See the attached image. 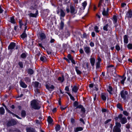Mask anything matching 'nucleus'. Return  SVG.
Wrapping results in <instances>:
<instances>
[{"instance_id": "1", "label": "nucleus", "mask_w": 132, "mask_h": 132, "mask_svg": "<svg viewBox=\"0 0 132 132\" xmlns=\"http://www.w3.org/2000/svg\"><path fill=\"white\" fill-rule=\"evenodd\" d=\"M31 104L32 107L35 109H39L40 108L38 101L35 100H32L31 101Z\"/></svg>"}, {"instance_id": "2", "label": "nucleus", "mask_w": 132, "mask_h": 132, "mask_svg": "<svg viewBox=\"0 0 132 132\" xmlns=\"http://www.w3.org/2000/svg\"><path fill=\"white\" fill-rule=\"evenodd\" d=\"M121 125L120 123L118 122L116 123V125L114 127L113 131V132H121L120 127Z\"/></svg>"}, {"instance_id": "3", "label": "nucleus", "mask_w": 132, "mask_h": 132, "mask_svg": "<svg viewBox=\"0 0 132 132\" xmlns=\"http://www.w3.org/2000/svg\"><path fill=\"white\" fill-rule=\"evenodd\" d=\"M122 114H120L118 116V117L121 123L125 124L127 122V120L126 118L122 117Z\"/></svg>"}, {"instance_id": "4", "label": "nucleus", "mask_w": 132, "mask_h": 132, "mask_svg": "<svg viewBox=\"0 0 132 132\" xmlns=\"http://www.w3.org/2000/svg\"><path fill=\"white\" fill-rule=\"evenodd\" d=\"M16 124V121L13 119L9 120L7 122V125L8 126L14 125Z\"/></svg>"}, {"instance_id": "5", "label": "nucleus", "mask_w": 132, "mask_h": 132, "mask_svg": "<svg viewBox=\"0 0 132 132\" xmlns=\"http://www.w3.org/2000/svg\"><path fill=\"white\" fill-rule=\"evenodd\" d=\"M109 21L110 22V24H107L105 26H104L103 27V29L105 31H108L109 28L110 27V25L111 24V21H110L109 20Z\"/></svg>"}, {"instance_id": "6", "label": "nucleus", "mask_w": 132, "mask_h": 132, "mask_svg": "<svg viewBox=\"0 0 132 132\" xmlns=\"http://www.w3.org/2000/svg\"><path fill=\"white\" fill-rule=\"evenodd\" d=\"M128 94V92L126 91H124V90H122L121 92V97L124 99L126 100V96Z\"/></svg>"}, {"instance_id": "7", "label": "nucleus", "mask_w": 132, "mask_h": 132, "mask_svg": "<svg viewBox=\"0 0 132 132\" xmlns=\"http://www.w3.org/2000/svg\"><path fill=\"white\" fill-rule=\"evenodd\" d=\"M84 50L85 52L87 55H89L91 52L90 48L88 47H84Z\"/></svg>"}, {"instance_id": "8", "label": "nucleus", "mask_w": 132, "mask_h": 132, "mask_svg": "<svg viewBox=\"0 0 132 132\" xmlns=\"http://www.w3.org/2000/svg\"><path fill=\"white\" fill-rule=\"evenodd\" d=\"M101 96L102 99L103 101H105L107 96V94L104 93H103L101 94Z\"/></svg>"}, {"instance_id": "9", "label": "nucleus", "mask_w": 132, "mask_h": 132, "mask_svg": "<svg viewBox=\"0 0 132 132\" xmlns=\"http://www.w3.org/2000/svg\"><path fill=\"white\" fill-rule=\"evenodd\" d=\"M126 79V77H125L124 75L122 76H120V81L121 84L123 85L124 84V82Z\"/></svg>"}, {"instance_id": "10", "label": "nucleus", "mask_w": 132, "mask_h": 132, "mask_svg": "<svg viewBox=\"0 0 132 132\" xmlns=\"http://www.w3.org/2000/svg\"><path fill=\"white\" fill-rule=\"evenodd\" d=\"M15 46V43L14 42L11 43L8 47V48L10 50L13 49Z\"/></svg>"}, {"instance_id": "11", "label": "nucleus", "mask_w": 132, "mask_h": 132, "mask_svg": "<svg viewBox=\"0 0 132 132\" xmlns=\"http://www.w3.org/2000/svg\"><path fill=\"white\" fill-rule=\"evenodd\" d=\"M84 128L81 127H77L74 128V131L75 132H78L79 131H81Z\"/></svg>"}, {"instance_id": "12", "label": "nucleus", "mask_w": 132, "mask_h": 132, "mask_svg": "<svg viewBox=\"0 0 132 132\" xmlns=\"http://www.w3.org/2000/svg\"><path fill=\"white\" fill-rule=\"evenodd\" d=\"M90 63L91 65L93 67L94 65L95 62V59L94 57H91L90 59Z\"/></svg>"}, {"instance_id": "13", "label": "nucleus", "mask_w": 132, "mask_h": 132, "mask_svg": "<svg viewBox=\"0 0 132 132\" xmlns=\"http://www.w3.org/2000/svg\"><path fill=\"white\" fill-rule=\"evenodd\" d=\"M38 14V11L37 10L36 13L35 14L30 13L28 14L31 17H36Z\"/></svg>"}, {"instance_id": "14", "label": "nucleus", "mask_w": 132, "mask_h": 132, "mask_svg": "<svg viewBox=\"0 0 132 132\" xmlns=\"http://www.w3.org/2000/svg\"><path fill=\"white\" fill-rule=\"evenodd\" d=\"M33 83L34 85V87H35L37 88H38L40 87V84L38 82H37V81H35V82H34Z\"/></svg>"}, {"instance_id": "15", "label": "nucleus", "mask_w": 132, "mask_h": 132, "mask_svg": "<svg viewBox=\"0 0 132 132\" xmlns=\"http://www.w3.org/2000/svg\"><path fill=\"white\" fill-rule=\"evenodd\" d=\"M39 35L42 40L45 39L46 38L45 35L43 33H40L39 34Z\"/></svg>"}, {"instance_id": "16", "label": "nucleus", "mask_w": 132, "mask_h": 132, "mask_svg": "<svg viewBox=\"0 0 132 132\" xmlns=\"http://www.w3.org/2000/svg\"><path fill=\"white\" fill-rule=\"evenodd\" d=\"M126 16L128 18H131L132 16V11L129 10L126 14Z\"/></svg>"}, {"instance_id": "17", "label": "nucleus", "mask_w": 132, "mask_h": 132, "mask_svg": "<svg viewBox=\"0 0 132 132\" xmlns=\"http://www.w3.org/2000/svg\"><path fill=\"white\" fill-rule=\"evenodd\" d=\"M20 86L22 87L23 88H26L27 87V85L24 82L21 81L20 82Z\"/></svg>"}, {"instance_id": "18", "label": "nucleus", "mask_w": 132, "mask_h": 132, "mask_svg": "<svg viewBox=\"0 0 132 132\" xmlns=\"http://www.w3.org/2000/svg\"><path fill=\"white\" fill-rule=\"evenodd\" d=\"M70 12L72 14H75L76 12H75L74 7L72 6H70Z\"/></svg>"}, {"instance_id": "19", "label": "nucleus", "mask_w": 132, "mask_h": 132, "mask_svg": "<svg viewBox=\"0 0 132 132\" xmlns=\"http://www.w3.org/2000/svg\"><path fill=\"white\" fill-rule=\"evenodd\" d=\"M65 15V14L64 11L62 9L61 10L60 15V19H61L62 17H64Z\"/></svg>"}, {"instance_id": "20", "label": "nucleus", "mask_w": 132, "mask_h": 132, "mask_svg": "<svg viewBox=\"0 0 132 132\" xmlns=\"http://www.w3.org/2000/svg\"><path fill=\"white\" fill-rule=\"evenodd\" d=\"M128 40L127 35H125L124 37V43L126 44H127L128 43Z\"/></svg>"}, {"instance_id": "21", "label": "nucleus", "mask_w": 132, "mask_h": 132, "mask_svg": "<svg viewBox=\"0 0 132 132\" xmlns=\"http://www.w3.org/2000/svg\"><path fill=\"white\" fill-rule=\"evenodd\" d=\"M47 121L50 124H51L53 121V120L50 116H49L47 119Z\"/></svg>"}, {"instance_id": "22", "label": "nucleus", "mask_w": 132, "mask_h": 132, "mask_svg": "<svg viewBox=\"0 0 132 132\" xmlns=\"http://www.w3.org/2000/svg\"><path fill=\"white\" fill-rule=\"evenodd\" d=\"M75 69L77 74L80 75L81 74V72L79 70L78 67H75Z\"/></svg>"}, {"instance_id": "23", "label": "nucleus", "mask_w": 132, "mask_h": 132, "mask_svg": "<svg viewBox=\"0 0 132 132\" xmlns=\"http://www.w3.org/2000/svg\"><path fill=\"white\" fill-rule=\"evenodd\" d=\"M57 80L59 81H60L61 82H63L64 80V76H62V77H59L57 79Z\"/></svg>"}, {"instance_id": "24", "label": "nucleus", "mask_w": 132, "mask_h": 132, "mask_svg": "<svg viewBox=\"0 0 132 132\" xmlns=\"http://www.w3.org/2000/svg\"><path fill=\"white\" fill-rule=\"evenodd\" d=\"M27 132H34V129L31 128H27Z\"/></svg>"}, {"instance_id": "25", "label": "nucleus", "mask_w": 132, "mask_h": 132, "mask_svg": "<svg viewBox=\"0 0 132 132\" xmlns=\"http://www.w3.org/2000/svg\"><path fill=\"white\" fill-rule=\"evenodd\" d=\"M78 87L76 86H74L72 89V90L75 92H77L78 90Z\"/></svg>"}, {"instance_id": "26", "label": "nucleus", "mask_w": 132, "mask_h": 132, "mask_svg": "<svg viewBox=\"0 0 132 132\" xmlns=\"http://www.w3.org/2000/svg\"><path fill=\"white\" fill-rule=\"evenodd\" d=\"M40 59L42 61L45 62L46 60V58L44 56H41L40 57Z\"/></svg>"}, {"instance_id": "27", "label": "nucleus", "mask_w": 132, "mask_h": 132, "mask_svg": "<svg viewBox=\"0 0 132 132\" xmlns=\"http://www.w3.org/2000/svg\"><path fill=\"white\" fill-rule=\"evenodd\" d=\"M38 7L37 5H34L31 6L30 7V9L31 10L34 9H37L38 8Z\"/></svg>"}, {"instance_id": "28", "label": "nucleus", "mask_w": 132, "mask_h": 132, "mask_svg": "<svg viewBox=\"0 0 132 132\" xmlns=\"http://www.w3.org/2000/svg\"><path fill=\"white\" fill-rule=\"evenodd\" d=\"M5 112V110L3 107H1L0 108V113L1 114H3Z\"/></svg>"}, {"instance_id": "29", "label": "nucleus", "mask_w": 132, "mask_h": 132, "mask_svg": "<svg viewBox=\"0 0 132 132\" xmlns=\"http://www.w3.org/2000/svg\"><path fill=\"white\" fill-rule=\"evenodd\" d=\"M102 14L104 15H106L108 14V11H106L105 8H103V11L102 12Z\"/></svg>"}, {"instance_id": "30", "label": "nucleus", "mask_w": 132, "mask_h": 132, "mask_svg": "<svg viewBox=\"0 0 132 132\" xmlns=\"http://www.w3.org/2000/svg\"><path fill=\"white\" fill-rule=\"evenodd\" d=\"M107 90L110 93L112 90V88L111 86H109L107 87Z\"/></svg>"}, {"instance_id": "31", "label": "nucleus", "mask_w": 132, "mask_h": 132, "mask_svg": "<svg viewBox=\"0 0 132 132\" xmlns=\"http://www.w3.org/2000/svg\"><path fill=\"white\" fill-rule=\"evenodd\" d=\"M55 129L56 131H59L60 129V126L59 125H57L55 127Z\"/></svg>"}, {"instance_id": "32", "label": "nucleus", "mask_w": 132, "mask_h": 132, "mask_svg": "<svg viewBox=\"0 0 132 132\" xmlns=\"http://www.w3.org/2000/svg\"><path fill=\"white\" fill-rule=\"evenodd\" d=\"M67 94H68L69 95V96H70V98L71 100H72L73 101H74L75 100V99L74 98L73 96L71 95L70 93H69L68 92H67L66 93Z\"/></svg>"}, {"instance_id": "33", "label": "nucleus", "mask_w": 132, "mask_h": 132, "mask_svg": "<svg viewBox=\"0 0 132 132\" xmlns=\"http://www.w3.org/2000/svg\"><path fill=\"white\" fill-rule=\"evenodd\" d=\"M27 35L26 34L25 31H24L23 33L21 35V36L22 38H24L27 37Z\"/></svg>"}, {"instance_id": "34", "label": "nucleus", "mask_w": 132, "mask_h": 132, "mask_svg": "<svg viewBox=\"0 0 132 132\" xmlns=\"http://www.w3.org/2000/svg\"><path fill=\"white\" fill-rule=\"evenodd\" d=\"M117 107L121 111H122L123 110L121 105L119 103L117 105Z\"/></svg>"}, {"instance_id": "35", "label": "nucleus", "mask_w": 132, "mask_h": 132, "mask_svg": "<svg viewBox=\"0 0 132 132\" xmlns=\"http://www.w3.org/2000/svg\"><path fill=\"white\" fill-rule=\"evenodd\" d=\"M10 22L13 23H15V19L14 18V17L13 16L11 17L10 18Z\"/></svg>"}, {"instance_id": "36", "label": "nucleus", "mask_w": 132, "mask_h": 132, "mask_svg": "<svg viewBox=\"0 0 132 132\" xmlns=\"http://www.w3.org/2000/svg\"><path fill=\"white\" fill-rule=\"evenodd\" d=\"M113 21L114 23H116L117 21V16L115 15H114L113 17Z\"/></svg>"}, {"instance_id": "37", "label": "nucleus", "mask_w": 132, "mask_h": 132, "mask_svg": "<svg viewBox=\"0 0 132 132\" xmlns=\"http://www.w3.org/2000/svg\"><path fill=\"white\" fill-rule=\"evenodd\" d=\"M82 6H83V9H84L87 5V2L86 1H84V2L82 3Z\"/></svg>"}, {"instance_id": "38", "label": "nucleus", "mask_w": 132, "mask_h": 132, "mask_svg": "<svg viewBox=\"0 0 132 132\" xmlns=\"http://www.w3.org/2000/svg\"><path fill=\"white\" fill-rule=\"evenodd\" d=\"M98 27L96 26H95L94 27V29L95 31L97 33H98L99 32V30H98Z\"/></svg>"}, {"instance_id": "39", "label": "nucleus", "mask_w": 132, "mask_h": 132, "mask_svg": "<svg viewBox=\"0 0 132 132\" xmlns=\"http://www.w3.org/2000/svg\"><path fill=\"white\" fill-rule=\"evenodd\" d=\"M21 116L22 117H24L26 115V113L25 111L24 110H22V111L21 113Z\"/></svg>"}, {"instance_id": "40", "label": "nucleus", "mask_w": 132, "mask_h": 132, "mask_svg": "<svg viewBox=\"0 0 132 132\" xmlns=\"http://www.w3.org/2000/svg\"><path fill=\"white\" fill-rule=\"evenodd\" d=\"M28 73L31 75L34 72L33 70L31 69H29L28 70Z\"/></svg>"}, {"instance_id": "41", "label": "nucleus", "mask_w": 132, "mask_h": 132, "mask_svg": "<svg viewBox=\"0 0 132 132\" xmlns=\"http://www.w3.org/2000/svg\"><path fill=\"white\" fill-rule=\"evenodd\" d=\"M103 2V1L102 0H100L99 2L98 6V7H101V6L102 5V4Z\"/></svg>"}, {"instance_id": "42", "label": "nucleus", "mask_w": 132, "mask_h": 132, "mask_svg": "<svg viewBox=\"0 0 132 132\" xmlns=\"http://www.w3.org/2000/svg\"><path fill=\"white\" fill-rule=\"evenodd\" d=\"M68 45V44H63V48L65 50L67 49Z\"/></svg>"}, {"instance_id": "43", "label": "nucleus", "mask_w": 132, "mask_h": 132, "mask_svg": "<svg viewBox=\"0 0 132 132\" xmlns=\"http://www.w3.org/2000/svg\"><path fill=\"white\" fill-rule=\"evenodd\" d=\"M19 23L20 26V28H21V27L23 24L21 20H20L19 21Z\"/></svg>"}, {"instance_id": "44", "label": "nucleus", "mask_w": 132, "mask_h": 132, "mask_svg": "<svg viewBox=\"0 0 132 132\" xmlns=\"http://www.w3.org/2000/svg\"><path fill=\"white\" fill-rule=\"evenodd\" d=\"M64 23L62 21H61V22L60 25V27L61 29H63L64 27Z\"/></svg>"}, {"instance_id": "45", "label": "nucleus", "mask_w": 132, "mask_h": 132, "mask_svg": "<svg viewBox=\"0 0 132 132\" xmlns=\"http://www.w3.org/2000/svg\"><path fill=\"white\" fill-rule=\"evenodd\" d=\"M116 50L118 51H119L120 50V47L119 45H117L115 47Z\"/></svg>"}, {"instance_id": "46", "label": "nucleus", "mask_w": 132, "mask_h": 132, "mask_svg": "<svg viewBox=\"0 0 132 132\" xmlns=\"http://www.w3.org/2000/svg\"><path fill=\"white\" fill-rule=\"evenodd\" d=\"M127 47L128 48L131 49H132V44H129L127 45Z\"/></svg>"}, {"instance_id": "47", "label": "nucleus", "mask_w": 132, "mask_h": 132, "mask_svg": "<svg viewBox=\"0 0 132 132\" xmlns=\"http://www.w3.org/2000/svg\"><path fill=\"white\" fill-rule=\"evenodd\" d=\"M24 80L26 82H29L30 81V79L28 77H26L24 79Z\"/></svg>"}, {"instance_id": "48", "label": "nucleus", "mask_w": 132, "mask_h": 132, "mask_svg": "<svg viewBox=\"0 0 132 132\" xmlns=\"http://www.w3.org/2000/svg\"><path fill=\"white\" fill-rule=\"evenodd\" d=\"M46 88L48 89H49L50 88H51V89H53L54 88V86L52 85H51L50 87H49L47 85H46Z\"/></svg>"}, {"instance_id": "49", "label": "nucleus", "mask_w": 132, "mask_h": 132, "mask_svg": "<svg viewBox=\"0 0 132 132\" xmlns=\"http://www.w3.org/2000/svg\"><path fill=\"white\" fill-rule=\"evenodd\" d=\"M18 64L21 68H22L23 67V64L22 62H19L18 63Z\"/></svg>"}, {"instance_id": "50", "label": "nucleus", "mask_w": 132, "mask_h": 132, "mask_svg": "<svg viewBox=\"0 0 132 132\" xmlns=\"http://www.w3.org/2000/svg\"><path fill=\"white\" fill-rule=\"evenodd\" d=\"M26 55L24 53H22L21 55V58H24L26 57Z\"/></svg>"}, {"instance_id": "51", "label": "nucleus", "mask_w": 132, "mask_h": 132, "mask_svg": "<svg viewBox=\"0 0 132 132\" xmlns=\"http://www.w3.org/2000/svg\"><path fill=\"white\" fill-rule=\"evenodd\" d=\"M100 62L99 61H98L96 63V67L97 68H99L100 67Z\"/></svg>"}, {"instance_id": "52", "label": "nucleus", "mask_w": 132, "mask_h": 132, "mask_svg": "<svg viewBox=\"0 0 132 132\" xmlns=\"http://www.w3.org/2000/svg\"><path fill=\"white\" fill-rule=\"evenodd\" d=\"M67 57L68 59L70 60H72V58L70 54H68Z\"/></svg>"}, {"instance_id": "53", "label": "nucleus", "mask_w": 132, "mask_h": 132, "mask_svg": "<svg viewBox=\"0 0 132 132\" xmlns=\"http://www.w3.org/2000/svg\"><path fill=\"white\" fill-rule=\"evenodd\" d=\"M123 113L126 116H128V115L129 113L126 111H123Z\"/></svg>"}, {"instance_id": "54", "label": "nucleus", "mask_w": 132, "mask_h": 132, "mask_svg": "<svg viewBox=\"0 0 132 132\" xmlns=\"http://www.w3.org/2000/svg\"><path fill=\"white\" fill-rule=\"evenodd\" d=\"M111 121V119H109L106 120L104 122V123L105 124H106L108 122H110Z\"/></svg>"}, {"instance_id": "55", "label": "nucleus", "mask_w": 132, "mask_h": 132, "mask_svg": "<svg viewBox=\"0 0 132 132\" xmlns=\"http://www.w3.org/2000/svg\"><path fill=\"white\" fill-rule=\"evenodd\" d=\"M2 105L5 107L6 110L8 112H10V111L8 109L6 106L4 104H3Z\"/></svg>"}, {"instance_id": "56", "label": "nucleus", "mask_w": 132, "mask_h": 132, "mask_svg": "<svg viewBox=\"0 0 132 132\" xmlns=\"http://www.w3.org/2000/svg\"><path fill=\"white\" fill-rule=\"evenodd\" d=\"M67 107L66 106H61L60 107V109L62 110H64Z\"/></svg>"}, {"instance_id": "57", "label": "nucleus", "mask_w": 132, "mask_h": 132, "mask_svg": "<svg viewBox=\"0 0 132 132\" xmlns=\"http://www.w3.org/2000/svg\"><path fill=\"white\" fill-rule=\"evenodd\" d=\"M90 45L91 47H93L94 46V44L93 42H91L90 44Z\"/></svg>"}, {"instance_id": "58", "label": "nucleus", "mask_w": 132, "mask_h": 132, "mask_svg": "<svg viewBox=\"0 0 132 132\" xmlns=\"http://www.w3.org/2000/svg\"><path fill=\"white\" fill-rule=\"evenodd\" d=\"M126 3H122L121 4V6L122 7H123L124 6H126Z\"/></svg>"}, {"instance_id": "59", "label": "nucleus", "mask_w": 132, "mask_h": 132, "mask_svg": "<svg viewBox=\"0 0 132 132\" xmlns=\"http://www.w3.org/2000/svg\"><path fill=\"white\" fill-rule=\"evenodd\" d=\"M80 121L82 122L84 124H85V122L82 118H80L79 119Z\"/></svg>"}, {"instance_id": "60", "label": "nucleus", "mask_w": 132, "mask_h": 132, "mask_svg": "<svg viewBox=\"0 0 132 132\" xmlns=\"http://www.w3.org/2000/svg\"><path fill=\"white\" fill-rule=\"evenodd\" d=\"M81 110L84 113L85 112V110L83 107L81 108Z\"/></svg>"}, {"instance_id": "61", "label": "nucleus", "mask_w": 132, "mask_h": 132, "mask_svg": "<svg viewBox=\"0 0 132 132\" xmlns=\"http://www.w3.org/2000/svg\"><path fill=\"white\" fill-rule=\"evenodd\" d=\"M65 90L67 92L69 91V89L68 87L66 86L65 88Z\"/></svg>"}, {"instance_id": "62", "label": "nucleus", "mask_w": 132, "mask_h": 132, "mask_svg": "<svg viewBox=\"0 0 132 132\" xmlns=\"http://www.w3.org/2000/svg\"><path fill=\"white\" fill-rule=\"evenodd\" d=\"M71 123H73L75 122V119L73 118H71Z\"/></svg>"}, {"instance_id": "63", "label": "nucleus", "mask_w": 132, "mask_h": 132, "mask_svg": "<svg viewBox=\"0 0 132 132\" xmlns=\"http://www.w3.org/2000/svg\"><path fill=\"white\" fill-rule=\"evenodd\" d=\"M83 107V106L81 105H78L77 107V108H82Z\"/></svg>"}, {"instance_id": "64", "label": "nucleus", "mask_w": 132, "mask_h": 132, "mask_svg": "<svg viewBox=\"0 0 132 132\" xmlns=\"http://www.w3.org/2000/svg\"><path fill=\"white\" fill-rule=\"evenodd\" d=\"M38 45L39 47H41V48H44V47L42 45L41 43H39Z\"/></svg>"}]
</instances>
